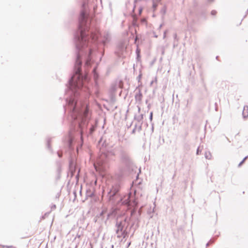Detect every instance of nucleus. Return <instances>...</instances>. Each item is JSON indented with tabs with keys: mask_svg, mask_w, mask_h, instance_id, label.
<instances>
[{
	"mask_svg": "<svg viewBox=\"0 0 248 248\" xmlns=\"http://www.w3.org/2000/svg\"><path fill=\"white\" fill-rule=\"evenodd\" d=\"M214 1V0H208V2L209 3L212 2Z\"/></svg>",
	"mask_w": 248,
	"mask_h": 248,
	"instance_id": "2f4dec72",
	"label": "nucleus"
},
{
	"mask_svg": "<svg viewBox=\"0 0 248 248\" xmlns=\"http://www.w3.org/2000/svg\"><path fill=\"white\" fill-rule=\"evenodd\" d=\"M122 91L121 90L119 93V95L121 96V93H122Z\"/></svg>",
	"mask_w": 248,
	"mask_h": 248,
	"instance_id": "e433bc0d",
	"label": "nucleus"
},
{
	"mask_svg": "<svg viewBox=\"0 0 248 248\" xmlns=\"http://www.w3.org/2000/svg\"><path fill=\"white\" fill-rule=\"evenodd\" d=\"M111 247V248H114V246L113 245H112Z\"/></svg>",
	"mask_w": 248,
	"mask_h": 248,
	"instance_id": "79ce46f5",
	"label": "nucleus"
},
{
	"mask_svg": "<svg viewBox=\"0 0 248 248\" xmlns=\"http://www.w3.org/2000/svg\"><path fill=\"white\" fill-rule=\"evenodd\" d=\"M154 127L153 126H152V131H153Z\"/></svg>",
	"mask_w": 248,
	"mask_h": 248,
	"instance_id": "a18cd8bd",
	"label": "nucleus"
},
{
	"mask_svg": "<svg viewBox=\"0 0 248 248\" xmlns=\"http://www.w3.org/2000/svg\"><path fill=\"white\" fill-rule=\"evenodd\" d=\"M204 156L206 159H210L212 155L209 152H206L205 153Z\"/></svg>",
	"mask_w": 248,
	"mask_h": 248,
	"instance_id": "ddd939ff",
	"label": "nucleus"
},
{
	"mask_svg": "<svg viewBox=\"0 0 248 248\" xmlns=\"http://www.w3.org/2000/svg\"><path fill=\"white\" fill-rule=\"evenodd\" d=\"M95 127L93 125H92L91 127L89 129V134L91 135L94 131Z\"/></svg>",
	"mask_w": 248,
	"mask_h": 248,
	"instance_id": "4468645a",
	"label": "nucleus"
},
{
	"mask_svg": "<svg viewBox=\"0 0 248 248\" xmlns=\"http://www.w3.org/2000/svg\"><path fill=\"white\" fill-rule=\"evenodd\" d=\"M218 57V56H217L216 59H217Z\"/></svg>",
	"mask_w": 248,
	"mask_h": 248,
	"instance_id": "8fccbe9b",
	"label": "nucleus"
},
{
	"mask_svg": "<svg viewBox=\"0 0 248 248\" xmlns=\"http://www.w3.org/2000/svg\"><path fill=\"white\" fill-rule=\"evenodd\" d=\"M130 244H131V243H130V242H129V243L128 244L127 247H128L130 246Z\"/></svg>",
	"mask_w": 248,
	"mask_h": 248,
	"instance_id": "58836bf2",
	"label": "nucleus"
},
{
	"mask_svg": "<svg viewBox=\"0 0 248 248\" xmlns=\"http://www.w3.org/2000/svg\"><path fill=\"white\" fill-rule=\"evenodd\" d=\"M186 107L187 108H190V101L188 99L186 100Z\"/></svg>",
	"mask_w": 248,
	"mask_h": 248,
	"instance_id": "412c9836",
	"label": "nucleus"
},
{
	"mask_svg": "<svg viewBox=\"0 0 248 248\" xmlns=\"http://www.w3.org/2000/svg\"><path fill=\"white\" fill-rule=\"evenodd\" d=\"M108 155L106 153H102L96 162L94 164V167L96 170H103L105 168L106 163L108 162Z\"/></svg>",
	"mask_w": 248,
	"mask_h": 248,
	"instance_id": "20e7f679",
	"label": "nucleus"
},
{
	"mask_svg": "<svg viewBox=\"0 0 248 248\" xmlns=\"http://www.w3.org/2000/svg\"><path fill=\"white\" fill-rule=\"evenodd\" d=\"M142 123H137L135 125V128L136 129L138 132H140L141 130Z\"/></svg>",
	"mask_w": 248,
	"mask_h": 248,
	"instance_id": "f8f14e48",
	"label": "nucleus"
},
{
	"mask_svg": "<svg viewBox=\"0 0 248 248\" xmlns=\"http://www.w3.org/2000/svg\"><path fill=\"white\" fill-rule=\"evenodd\" d=\"M123 203L130 206H137L138 205L137 202L135 200L131 199L130 196H128L127 199L123 201Z\"/></svg>",
	"mask_w": 248,
	"mask_h": 248,
	"instance_id": "6e6552de",
	"label": "nucleus"
},
{
	"mask_svg": "<svg viewBox=\"0 0 248 248\" xmlns=\"http://www.w3.org/2000/svg\"><path fill=\"white\" fill-rule=\"evenodd\" d=\"M247 13H248V10H247Z\"/></svg>",
	"mask_w": 248,
	"mask_h": 248,
	"instance_id": "09e8293b",
	"label": "nucleus"
},
{
	"mask_svg": "<svg viewBox=\"0 0 248 248\" xmlns=\"http://www.w3.org/2000/svg\"><path fill=\"white\" fill-rule=\"evenodd\" d=\"M93 72L94 78L96 80L97 79V78H98V75L97 74V73L95 72V68L93 69Z\"/></svg>",
	"mask_w": 248,
	"mask_h": 248,
	"instance_id": "6ab92c4d",
	"label": "nucleus"
},
{
	"mask_svg": "<svg viewBox=\"0 0 248 248\" xmlns=\"http://www.w3.org/2000/svg\"><path fill=\"white\" fill-rule=\"evenodd\" d=\"M83 9L79 17L78 31L74 36L76 47V59L74 74L68 81L67 90L65 92V111H68L71 121V129L84 132L89 120V110L87 103L83 102L82 96H88V88L86 83L89 81L87 74L81 72L82 59L85 60V66L88 68L91 63V55L93 51L104 53V47L110 40V34L107 31L101 33L97 28L91 26V19L87 14L86 3L82 4Z\"/></svg>",
	"mask_w": 248,
	"mask_h": 248,
	"instance_id": "f257e3e1",
	"label": "nucleus"
},
{
	"mask_svg": "<svg viewBox=\"0 0 248 248\" xmlns=\"http://www.w3.org/2000/svg\"><path fill=\"white\" fill-rule=\"evenodd\" d=\"M140 0H135V2H138V1H140Z\"/></svg>",
	"mask_w": 248,
	"mask_h": 248,
	"instance_id": "ea45409f",
	"label": "nucleus"
},
{
	"mask_svg": "<svg viewBox=\"0 0 248 248\" xmlns=\"http://www.w3.org/2000/svg\"><path fill=\"white\" fill-rule=\"evenodd\" d=\"M150 120L151 121H152L153 119V112H151L150 113V117H149Z\"/></svg>",
	"mask_w": 248,
	"mask_h": 248,
	"instance_id": "b1692460",
	"label": "nucleus"
},
{
	"mask_svg": "<svg viewBox=\"0 0 248 248\" xmlns=\"http://www.w3.org/2000/svg\"><path fill=\"white\" fill-rule=\"evenodd\" d=\"M120 189V186L119 184H116L113 186L111 188L109 189L107 195L108 201L109 202L113 203L119 199V192Z\"/></svg>",
	"mask_w": 248,
	"mask_h": 248,
	"instance_id": "7ed1b4c3",
	"label": "nucleus"
},
{
	"mask_svg": "<svg viewBox=\"0 0 248 248\" xmlns=\"http://www.w3.org/2000/svg\"><path fill=\"white\" fill-rule=\"evenodd\" d=\"M127 226L128 223L126 222V218L122 221H116V227L117 230H116V233L117 234V237H120V233L124 231V227H125L126 228Z\"/></svg>",
	"mask_w": 248,
	"mask_h": 248,
	"instance_id": "423d86ee",
	"label": "nucleus"
},
{
	"mask_svg": "<svg viewBox=\"0 0 248 248\" xmlns=\"http://www.w3.org/2000/svg\"><path fill=\"white\" fill-rule=\"evenodd\" d=\"M57 155H58V156H59V157H60V158H61V157H62V153H61V152H59V151H58V152H57Z\"/></svg>",
	"mask_w": 248,
	"mask_h": 248,
	"instance_id": "393cba45",
	"label": "nucleus"
},
{
	"mask_svg": "<svg viewBox=\"0 0 248 248\" xmlns=\"http://www.w3.org/2000/svg\"><path fill=\"white\" fill-rule=\"evenodd\" d=\"M153 7L154 9H155L156 7L157 6V2H156L155 1H153Z\"/></svg>",
	"mask_w": 248,
	"mask_h": 248,
	"instance_id": "aec40b11",
	"label": "nucleus"
},
{
	"mask_svg": "<svg viewBox=\"0 0 248 248\" xmlns=\"http://www.w3.org/2000/svg\"><path fill=\"white\" fill-rule=\"evenodd\" d=\"M141 78V74H140V75L138 76V77H137V79L138 80V81H139V82L140 81V79Z\"/></svg>",
	"mask_w": 248,
	"mask_h": 248,
	"instance_id": "bb28decb",
	"label": "nucleus"
},
{
	"mask_svg": "<svg viewBox=\"0 0 248 248\" xmlns=\"http://www.w3.org/2000/svg\"><path fill=\"white\" fill-rule=\"evenodd\" d=\"M136 211L135 209H133L131 212V216H133L135 214H136Z\"/></svg>",
	"mask_w": 248,
	"mask_h": 248,
	"instance_id": "5701e85b",
	"label": "nucleus"
},
{
	"mask_svg": "<svg viewBox=\"0 0 248 248\" xmlns=\"http://www.w3.org/2000/svg\"><path fill=\"white\" fill-rule=\"evenodd\" d=\"M50 141H51V139H48L47 140V148L51 150V148L50 147Z\"/></svg>",
	"mask_w": 248,
	"mask_h": 248,
	"instance_id": "a211bd4d",
	"label": "nucleus"
},
{
	"mask_svg": "<svg viewBox=\"0 0 248 248\" xmlns=\"http://www.w3.org/2000/svg\"><path fill=\"white\" fill-rule=\"evenodd\" d=\"M141 209H139V211H138V216L137 217V224L136 225V227H139V225H138V223L139 222H140V218H139V217L141 215Z\"/></svg>",
	"mask_w": 248,
	"mask_h": 248,
	"instance_id": "2eb2a0df",
	"label": "nucleus"
},
{
	"mask_svg": "<svg viewBox=\"0 0 248 248\" xmlns=\"http://www.w3.org/2000/svg\"><path fill=\"white\" fill-rule=\"evenodd\" d=\"M143 118V114H141L139 116H135V119L138 121V123H142V124Z\"/></svg>",
	"mask_w": 248,
	"mask_h": 248,
	"instance_id": "9d476101",
	"label": "nucleus"
},
{
	"mask_svg": "<svg viewBox=\"0 0 248 248\" xmlns=\"http://www.w3.org/2000/svg\"><path fill=\"white\" fill-rule=\"evenodd\" d=\"M127 234L128 232L126 231V229H125L124 231L120 233V237H119L120 238L123 237L124 238L127 236Z\"/></svg>",
	"mask_w": 248,
	"mask_h": 248,
	"instance_id": "9b49d317",
	"label": "nucleus"
},
{
	"mask_svg": "<svg viewBox=\"0 0 248 248\" xmlns=\"http://www.w3.org/2000/svg\"><path fill=\"white\" fill-rule=\"evenodd\" d=\"M141 9H140V13H141Z\"/></svg>",
	"mask_w": 248,
	"mask_h": 248,
	"instance_id": "49530a36",
	"label": "nucleus"
},
{
	"mask_svg": "<svg viewBox=\"0 0 248 248\" xmlns=\"http://www.w3.org/2000/svg\"><path fill=\"white\" fill-rule=\"evenodd\" d=\"M175 174H174L173 175V177H172V178H174V177H175Z\"/></svg>",
	"mask_w": 248,
	"mask_h": 248,
	"instance_id": "37998d69",
	"label": "nucleus"
},
{
	"mask_svg": "<svg viewBox=\"0 0 248 248\" xmlns=\"http://www.w3.org/2000/svg\"><path fill=\"white\" fill-rule=\"evenodd\" d=\"M135 92V99L136 102L138 104H140L142 98V94L141 91L138 88H136Z\"/></svg>",
	"mask_w": 248,
	"mask_h": 248,
	"instance_id": "0eeeda50",
	"label": "nucleus"
},
{
	"mask_svg": "<svg viewBox=\"0 0 248 248\" xmlns=\"http://www.w3.org/2000/svg\"><path fill=\"white\" fill-rule=\"evenodd\" d=\"M209 245V242H208V243L206 244V247H208Z\"/></svg>",
	"mask_w": 248,
	"mask_h": 248,
	"instance_id": "c9c22d12",
	"label": "nucleus"
},
{
	"mask_svg": "<svg viewBox=\"0 0 248 248\" xmlns=\"http://www.w3.org/2000/svg\"><path fill=\"white\" fill-rule=\"evenodd\" d=\"M56 208V205L55 204L53 205L52 206H51V209H55Z\"/></svg>",
	"mask_w": 248,
	"mask_h": 248,
	"instance_id": "c756f323",
	"label": "nucleus"
},
{
	"mask_svg": "<svg viewBox=\"0 0 248 248\" xmlns=\"http://www.w3.org/2000/svg\"><path fill=\"white\" fill-rule=\"evenodd\" d=\"M140 108L139 107H138V111H139V112L140 111Z\"/></svg>",
	"mask_w": 248,
	"mask_h": 248,
	"instance_id": "4c0bfd02",
	"label": "nucleus"
},
{
	"mask_svg": "<svg viewBox=\"0 0 248 248\" xmlns=\"http://www.w3.org/2000/svg\"><path fill=\"white\" fill-rule=\"evenodd\" d=\"M201 152L202 151L200 149V147H199L197 149L196 154L198 155L201 153Z\"/></svg>",
	"mask_w": 248,
	"mask_h": 248,
	"instance_id": "4be33fe9",
	"label": "nucleus"
},
{
	"mask_svg": "<svg viewBox=\"0 0 248 248\" xmlns=\"http://www.w3.org/2000/svg\"><path fill=\"white\" fill-rule=\"evenodd\" d=\"M248 158V155L246 156L238 164V167H240L245 162V161Z\"/></svg>",
	"mask_w": 248,
	"mask_h": 248,
	"instance_id": "f3484780",
	"label": "nucleus"
},
{
	"mask_svg": "<svg viewBox=\"0 0 248 248\" xmlns=\"http://www.w3.org/2000/svg\"><path fill=\"white\" fill-rule=\"evenodd\" d=\"M161 11L163 13H165L166 11H165V9H163Z\"/></svg>",
	"mask_w": 248,
	"mask_h": 248,
	"instance_id": "72a5a7b5",
	"label": "nucleus"
},
{
	"mask_svg": "<svg viewBox=\"0 0 248 248\" xmlns=\"http://www.w3.org/2000/svg\"><path fill=\"white\" fill-rule=\"evenodd\" d=\"M120 161L122 165V172L123 173H131L136 171L137 168L134 165L129 155L126 152H121Z\"/></svg>",
	"mask_w": 248,
	"mask_h": 248,
	"instance_id": "f03ea898",
	"label": "nucleus"
},
{
	"mask_svg": "<svg viewBox=\"0 0 248 248\" xmlns=\"http://www.w3.org/2000/svg\"><path fill=\"white\" fill-rule=\"evenodd\" d=\"M173 37H174V39L175 40H177V34H176V33H175V34H174V35H173Z\"/></svg>",
	"mask_w": 248,
	"mask_h": 248,
	"instance_id": "c85d7f7f",
	"label": "nucleus"
},
{
	"mask_svg": "<svg viewBox=\"0 0 248 248\" xmlns=\"http://www.w3.org/2000/svg\"><path fill=\"white\" fill-rule=\"evenodd\" d=\"M69 167L71 170H72L75 167L74 162L73 160H70L69 162Z\"/></svg>",
	"mask_w": 248,
	"mask_h": 248,
	"instance_id": "dca6fc26",
	"label": "nucleus"
},
{
	"mask_svg": "<svg viewBox=\"0 0 248 248\" xmlns=\"http://www.w3.org/2000/svg\"><path fill=\"white\" fill-rule=\"evenodd\" d=\"M210 242L213 243V242H214V241H212V240H210Z\"/></svg>",
	"mask_w": 248,
	"mask_h": 248,
	"instance_id": "c03bdc74",
	"label": "nucleus"
},
{
	"mask_svg": "<svg viewBox=\"0 0 248 248\" xmlns=\"http://www.w3.org/2000/svg\"><path fill=\"white\" fill-rule=\"evenodd\" d=\"M6 247L8 248H11L12 246H7Z\"/></svg>",
	"mask_w": 248,
	"mask_h": 248,
	"instance_id": "a19ab883",
	"label": "nucleus"
},
{
	"mask_svg": "<svg viewBox=\"0 0 248 248\" xmlns=\"http://www.w3.org/2000/svg\"><path fill=\"white\" fill-rule=\"evenodd\" d=\"M137 131V130H136V129L134 127V129H133L132 131V134H135L136 133V132Z\"/></svg>",
	"mask_w": 248,
	"mask_h": 248,
	"instance_id": "cd10ccee",
	"label": "nucleus"
},
{
	"mask_svg": "<svg viewBox=\"0 0 248 248\" xmlns=\"http://www.w3.org/2000/svg\"><path fill=\"white\" fill-rule=\"evenodd\" d=\"M103 212H101V213L100 214L101 215H102L103 214Z\"/></svg>",
	"mask_w": 248,
	"mask_h": 248,
	"instance_id": "de8ad7c7",
	"label": "nucleus"
},
{
	"mask_svg": "<svg viewBox=\"0 0 248 248\" xmlns=\"http://www.w3.org/2000/svg\"><path fill=\"white\" fill-rule=\"evenodd\" d=\"M211 15L215 16L217 14V11L215 10H212L211 13Z\"/></svg>",
	"mask_w": 248,
	"mask_h": 248,
	"instance_id": "a878e982",
	"label": "nucleus"
},
{
	"mask_svg": "<svg viewBox=\"0 0 248 248\" xmlns=\"http://www.w3.org/2000/svg\"><path fill=\"white\" fill-rule=\"evenodd\" d=\"M133 225H134V223H133V224H132V226H131V227H132Z\"/></svg>",
	"mask_w": 248,
	"mask_h": 248,
	"instance_id": "3c124183",
	"label": "nucleus"
},
{
	"mask_svg": "<svg viewBox=\"0 0 248 248\" xmlns=\"http://www.w3.org/2000/svg\"><path fill=\"white\" fill-rule=\"evenodd\" d=\"M123 82L122 80H116L112 83L109 89L111 95H114L118 89H122L123 88Z\"/></svg>",
	"mask_w": 248,
	"mask_h": 248,
	"instance_id": "39448f33",
	"label": "nucleus"
},
{
	"mask_svg": "<svg viewBox=\"0 0 248 248\" xmlns=\"http://www.w3.org/2000/svg\"><path fill=\"white\" fill-rule=\"evenodd\" d=\"M243 117L244 119H246L248 116V106H245L244 107L243 112H242Z\"/></svg>",
	"mask_w": 248,
	"mask_h": 248,
	"instance_id": "1a4fd4ad",
	"label": "nucleus"
},
{
	"mask_svg": "<svg viewBox=\"0 0 248 248\" xmlns=\"http://www.w3.org/2000/svg\"><path fill=\"white\" fill-rule=\"evenodd\" d=\"M76 237H78V238H79L80 237V235H78V234H77Z\"/></svg>",
	"mask_w": 248,
	"mask_h": 248,
	"instance_id": "f704fd0d",
	"label": "nucleus"
},
{
	"mask_svg": "<svg viewBox=\"0 0 248 248\" xmlns=\"http://www.w3.org/2000/svg\"><path fill=\"white\" fill-rule=\"evenodd\" d=\"M161 0H153V1H155L156 2H159L161 1Z\"/></svg>",
	"mask_w": 248,
	"mask_h": 248,
	"instance_id": "473e14b6",
	"label": "nucleus"
},
{
	"mask_svg": "<svg viewBox=\"0 0 248 248\" xmlns=\"http://www.w3.org/2000/svg\"><path fill=\"white\" fill-rule=\"evenodd\" d=\"M166 31H164V35H163L164 38H165L166 37Z\"/></svg>",
	"mask_w": 248,
	"mask_h": 248,
	"instance_id": "7c9ffc66",
	"label": "nucleus"
}]
</instances>
